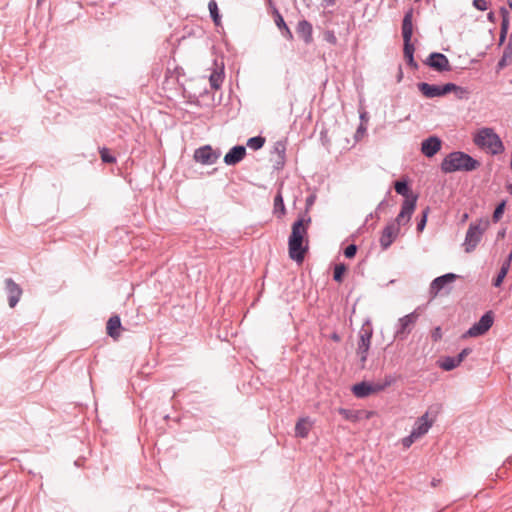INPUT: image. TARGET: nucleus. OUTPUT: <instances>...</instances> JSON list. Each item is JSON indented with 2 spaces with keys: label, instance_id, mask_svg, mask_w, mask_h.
<instances>
[{
  "label": "nucleus",
  "instance_id": "f257e3e1",
  "mask_svg": "<svg viewBox=\"0 0 512 512\" xmlns=\"http://www.w3.org/2000/svg\"><path fill=\"white\" fill-rule=\"evenodd\" d=\"M311 223V217L307 213H303L292 224L291 234L288 238L289 257L297 263H302L305 254L308 251L307 232Z\"/></svg>",
  "mask_w": 512,
  "mask_h": 512
},
{
  "label": "nucleus",
  "instance_id": "f03ea898",
  "mask_svg": "<svg viewBox=\"0 0 512 512\" xmlns=\"http://www.w3.org/2000/svg\"><path fill=\"white\" fill-rule=\"evenodd\" d=\"M480 165V162L469 154L462 151H453L442 160L440 168L444 173L471 172L478 169Z\"/></svg>",
  "mask_w": 512,
  "mask_h": 512
},
{
  "label": "nucleus",
  "instance_id": "7ed1b4c3",
  "mask_svg": "<svg viewBox=\"0 0 512 512\" xmlns=\"http://www.w3.org/2000/svg\"><path fill=\"white\" fill-rule=\"evenodd\" d=\"M477 146L489 149L492 155H498L504 151V145L498 134L492 128L481 129L474 137Z\"/></svg>",
  "mask_w": 512,
  "mask_h": 512
},
{
  "label": "nucleus",
  "instance_id": "20e7f679",
  "mask_svg": "<svg viewBox=\"0 0 512 512\" xmlns=\"http://www.w3.org/2000/svg\"><path fill=\"white\" fill-rule=\"evenodd\" d=\"M488 219H479L476 222H471L469 224L468 230L465 235V252L471 253L475 250L477 245L480 243L484 232L489 227Z\"/></svg>",
  "mask_w": 512,
  "mask_h": 512
},
{
  "label": "nucleus",
  "instance_id": "39448f33",
  "mask_svg": "<svg viewBox=\"0 0 512 512\" xmlns=\"http://www.w3.org/2000/svg\"><path fill=\"white\" fill-rule=\"evenodd\" d=\"M373 336V328L370 320H366L359 331V341L357 345L356 353L361 362V368L365 367L367 361L368 352L371 346V339Z\"/></svg>",
  "mask_w": 512,
  "mask_h": 512
},
{
  "label": "nucleus",
  "instance_id": "423d86ee",
  "mask_svg": "<svg viewBox=\"0 0 512 512\" xmlns=\"http://www.w3.org/2000/svg\"><path fill=\"white\" fill-rule=\"evenodd\" d=\"M494 314L492 311L485 312L480 319L474 323L464 334V337H478L484 335L493 325Z\"/></svg>",
  "mask_w": 512,
  "mask_h": 512
},
{
  "label": "nucleus",
  "instance_id": "0eeeda50",
  "mask_svg": "<svg viewBox=\"0 0 512 512\" xmlns=\"http://www.w3.org/2000/svg\"><path fill=\"white\" fill-rule=\"evenodd\" d=\"M417 199V195H412L410 199H405L401 205L399 214L393 221L389 222V224H397V229H400L401 225L408 224L416 208Z\"/></svg>",
  "mask_w": 512,
  "mask_h": 512
},
{
  "label": "nucleus",
  "instance_id": "6e6552de",
  "mask_svg": "<svg viewBox=\"0 0 512 512\" xmlns=\"http://www.w3.org/2000/svg\"><path fill=\"white\" fill-rule=\"evenodd\" d=\"M419 314L417 311H413L401 318H399L396 325L395 339L404 340L407 335L411 332L413 325L418 319Z\"/></svg>",
  "mask_w": 512,
  "mask_h": 512
},
{
  "label": "nucleus",
  "instance_id": "1a4fd4ad",
  "mask_svg": "<svg viewBox=\"0 0 512 512\" xmlns=\"http://www.w3.org/2000/svg\"><path fill=\"white\" fill-rule=\"evenodd\" d=\"M220 155V150H214L210 145H204L194 151L193 158L203 165H212L217 162Z\"/></svg>",
  "mask_w": 512,
  "mask_h": 512
},
{
  "label": "nucleus",
  "instance_id": "9d476101",
  "mask_svg": "<svg viewBox=\"0 0 512 512\" xmlns=\"http://www.w3.org/2000/svg\"><path fill=\"white\" fill-rule=\"evenodd\" d=\"M425 65L437 72L450 71L451 65L446 55L440 52H432L424 61Z\"/></svg>",
  "mask_w": 512,
  "mask_h": 512
},
{
  "label": "nucleus",
  "instance_id": "9b49d317",
  "mask_svg": "<svg viewBox=\"0 0 512 512\" xmlns=\"http://www.w3.org/2000/svg\"><path fill=\"white\" fill-rule=\"evenodd\" d=\"M4 289L7 294L9 307L14 308L23 294L22 288L12 278H6L4 280Z\"/></svg>",
  "mask_w": 512,
  "mask_h": 512
},
{
  "label": "nucleus",
  "instance_id": "f8f14e48",
  "mask_svg": "<svg viewBox=\"0 0 512 512\" xmlns=\"http://www.w3.org/2000/svg\"><path fill=\"white\" fill-rule=\"evenodd\" d=\"M460 276L454 273H446L441 276L436 277L432 280L429 286V293L432 297H435L439 294V292L444 289L448 284L453 283Z\"/></svg>",
  "mask_w": 512,
  "mask_h": 512
},
{
  "label": "nucleus",
  "instance_id": "ddd939ff",
  "mask_svg": "<svg viewBox=\"0 0 512 512\" xmlns=\"http://www.w3.org/2000/svg\"><path fill=\"white\" fill-rule=\"evenodd\" d=\"M441 147L442 140L438 136L432 135L422 141L421 153L427 158H432L440 151Z\"/></svg>",
  "mask_w": 512,
  "mask_h": 512
},
{
  "label": "nucleus",
  "instance_id": "4468645a",
  "mask_svg": "<svg viewBox=\"0 0 512 512\" xmlns=\"http://www.w3.org/2000/svg\"><path fill=\"white\" fill-rule=\"evenodd\" d=\"M400 229H397V224H387L381 233L379 242L383 250H387L395 239L398 237Z\"/></svg>",
  "mask_w": 512,
  "mask_h": 512
},
{
  "label": "nucleus",
  "instance_id": "2eb2a0df",
  "mask_svg": "<svg viewBox=\"0 0 512 512\" xmlns=\"http://www.w3.org/2000/svg\"><path fill=\"white\" fill-rule=\"evenodd\" d=\"M247 150L243 145H235L224 156V163L227 166H234L240 163L246 156Z\"/></svg>",
  "mask_w": 512,
  "mask_h": 512
},
{
  "label": "nucleus",
  "instance_id": "dca6fc26",
  "mask_svg": "<svg viewBox=\"0 0 512 512\" xmlns=\"http://www.w3.org/2000/svg\"><path fill=\"white\" fill-rule=\"evenodd\" d=\"M419 92L427 99L442 97L441 87L437 84H430L427 82L417 83Z\"/></svg>",
  "mask_w": 512,
  "mask_h": 512
},
{
  "label": "nucleus",
  "instance_id": "f3484780",
  "mask_svg": "<svg viewBox=\"0 0 512 512\" xmlns=\"http://www.w3.org/2000/svg\"><path fill=\"white\" fill-rule=\"evenodd\" d=\"M296 32L299 35V37H301L304 40L305 43L309 44L312 42L313 28L312 24L309 21L305 19L299 21L296 27Z\"/></svg>",
  "mask_w": 512,
  "mask_h": 512
},
{
  "label": "nucleus",
  "instance_id": "a211bd4d",
  "mask_svg": "<svg viewBox=\"0 0 512 512\" xmlns=\"http://www.w3.org/2000/svg\"><path fill=\"white\" fill-rule=\"evenodd\" d=\"M351 391L357 398H366L373 394L372 383L361 381L352 386Z\"/></svg>",
  "mask_w": 512,
  "mask_h": 512
},
{
  "label": "nucleus",
  "instance_id": "6ab92c4d",
  "mask_svg": "<svg viewBox=\"0 0 512 512\" xmlns=\"http://www.w3.org/2000/svg\"><path fill=\"white\" fill-rule=\"evenodd\" d=\"M273 15H274L275 24H276L277 28L280 30L282 36L284 38H286L287 40H292L293 34H292L290 28L287 26L283 16L278 11V9L274 8Z\"/></svg>",
  "mask_w": 512,
  "mask_h": 512
},
{
  "label": "nucleus",
  "instance_id": "aec40b11",
  "mask_svg": "<svg viewBox=\"0 0 512 512\" xmlns=\"http://www.w3.org/2000/svg\"><path fill=\"white\" fill-rule=\"evenodd\" d=\"M122 329L121 319L118 315L111 316L106 325L107 334L113 339H117L120 336V330Z\"/></svg>",
  "mask_w": 512,
  "mask_h": 512
},
{
  "label": "nucleus",
  "instance_id": "412c9836",
  "mask_svg": "<svg viewBox=\"0 0 512 512\" xmlns=\"http://www.w3.org/2000/svg\"><path fill=\"white\" fill-rule=\"evenodd\" d=\"M413 36V10L409 9L402 20V37L403 39H412Z\"/></svg>",
  "mask_w": 512,
  "mask_h": 512
},
{
  "label": "nucleus",
  "instance_id": "4be33fe9",
  "mask_svg": "<svg viewBox=\"0 0 512 512\" xmlns=\"http://www.w3.org/2000/svg\"><path fill=\"white\" fill-rule=\"evenodd\" d=\"M313 422L309 417H301L295 425V435L300 438H306L312 427Z\"/></svg>",
  "mask_w": 512,
  "mask_h": 512
},
{
  "label": "nucleus",
  "instance_id": "5701e85b",
  "mask_svg": "<svg viewBox=\"0 0 512 512\" xmlns=\"http://www.w3.org/2000/svg\"><path fill=\"white\" fill-rule=\"evenodd\" d=\"M427 417L428 414L425 413L418 419V422L416 423L417 426L414 427L411 431L413 433V436L419 438L428 432V430L432 426V422L428 421Z\"/></svg>",
  "mask_w": 512,
  "mask_h": 512
},
{
  "label": "nucleus",
  "instance_id": "b1692460",
  "mask_svg": "<svg viewBox=\"0 0 512 512\" xmlns=\"http://www.w3.org/2000/svg\"><path fill=\"white\" fill-rule=\"evenodd\" d=\"M394 189L397 194L405 197V199H410L413 195L410 190L409 180L407 178H401L394 182Z\"/></svg>",
  "mask_w": 512,
  "mask_h": 512
},
{
  "label": "nucleus",
  "instance_id": "393cba45",
  "mask_svg": "<svg viewBox=\"0 0 512 512\" xmlns=\"http://www.w3.org/2000/svg\"><path fill=\"white\" fill-rule=\"evenodd\" d=\"M282 186H283V184L280 185V188L278 189L277 194L275 195L274 208H273L274 214H276L277 217H279V218H281L282 216H284L286 214V208H285L284 199H283V195H282V191H281Z\"/></svg>",
  "mask_w": 512,
  "mask_h": 512
},
{
  "label": "nucleus",
  "instance_id": "a878e982",
  "mask_svg": "<svg viewBox=\"0 0 512 512\" xmlns=\"http://www.w3.org/2000/svg\"><path fill=\"white\" fill-rule=\"evenodd\" d=\"M460 364L455 356H446L439 361V367L444 371H451L458 367Z\"/></svg>",
  "mask_w": 512,
  "mask_h": 512
},
{
  "label": "nucleus",
  "instance_id": "bb28decb",
  "mask_svg": "<svg viewBox=\"0 0 512 512\" xmlns=\"http://www.w3.org/2000/svg\"><path fill=\"white\" fill-rule=\"evenodd\" d=\"M506 205H507V200L506 199L501 200L496 205V207L494 209V212H493V215H492V222L493 223H498L501 220V218L503 217V214L505 212Z\"/></svg>",
  "mask_w": 512,
  "mask_h": 512
},
{
  "label": "nucleus",
  "instance_id": "cd10ccee",
  "mask_svg": "<svg viewBox=\"0 0 512 512\" xmlns=\"http://www.w3.org/2000/svg\"><path fill=\"white\" fill-rule=\"evenodd\" d=\"M509 271V268L507 267V263H502L500 270L497 273V276L493 278L492 285L494 287H500L503 283V280L505 279L507 273Z\"/></svg>",
  "mask_w": 512,
  "mask_h": 512
},
{
  "label": "nucleus",
  "instance_id": "c85d7f7f",
  "mask_svg": "<svg viewBox=\"0 0 512 512\" xmlns=\"http://www.w3.org/2000/svg\"><path fill=\"white\" fill-rule=\"evenodd\" d=\"M210 85L212 88L214 89H218L220 88L223 80H224V72H223V67L220 69V71H214L211 75H210Z\"/></svg>",
  "mask_w": 512,
  "mask_h": 512
},
{
  "label": "nucleus",
  "instance_id": "c756f323",
  "mask_svg": "<svg viewBox=\"0 0 512 512\" xmlns=\"http://www.w3.org/2000/svg\"><path fill=\"white\" fill-rule=\"evenodd\" d=\"M208 9L210 12V17L212 18L214 24L218 26L221 22V16L219 13L218 5L215 0H211L208 3Z\"/></svg>",
  "mask_w": 512,
  "mask_h": 512
},
{
  "label": "nucleus",
  "instance_id": "7c9ffc66",
  "mask_svg": "<svg viewBox=\"0 0 512 512\" xmlns=\"http://www.w3.org/2000/svg\"><path fill=\"white\" fill-rule=\"evenodd\" d=\"M265 138L263 136H254L248 139L247 146L252 150H259L261 149L265 144Z\"/></svg>",
  "mask_w": 512,
  "mask_h": 512
},
{
  "label": "nucleus",
  "instance_id": "2f4dec72",
  "mask_svg": "<svg viewBox=\"0 0 512 512\" xmlns=\"http://www.w3.org/2000/svg\"><path fill=\"white\" fill-rule=\"evenodd\" d=\"M347 267L344 263H339L334 266L333 270V280L335 282L341 283L344 279L345 272Z\"/></svg>",
  "mask_w": 512,
  "mask_h": 512
},
{
  "label": "nucleus",
  "instance_id": "473e14b6",
  "mask_svg": "<svg viewBox=\"0 0 512 512\" xmlns=\"http://www.w3.org/2000/svg\"><path fill=\"white\" fill-rule=\"evenodd\" d=\"M429 212H430V207L429 206H426L422 210L421 217L418 220L417 225H416L417 232H422L425 229V226L427 224V219H428Z\"/></svg>",
  "mask_w": 512,
  "mask_h": 512
},
{
  "label": "nucleus",
  "instance_id": "72a5a7b5",
  "mask_svg": "<svg viewBox=\"0 0 512 512\" xmlns=\"http://www.w3.org/2000/svg\"><path fill=\"white\" fill-rule=\"evenodd\" d=\"M100 157L103 163L112 164L116 162V157L111 154L110 150L106 147L100 149Z\"/></svg>",
  "mask_w": 512,
  "mask_h": 512
},
{
  "label": "nucleus",
  "instance_id": "f704fd0d",
  "mask_svg": "<svg viewBox=\"0 0 512 512\" xmlns=\"http://www.w3.org/2000/svg\"><path fill=\"white\" fill-rule=\"evenodd\" d=\"M403 42H404V47H403L404 58L414 56L415 46L412 43V39H403Z\"/></svg>",
  "mask_w": 512,
  "mask_h": 512
},
{
  "label": "nucleus",
  "instance_id": "c9c22d12",
  "mask_svg": "<svg viewBox=\"0 0 512 512\" xmlns=\"http://www.w3.org/2000/svg\"><path fill=\"white\" fill-rule=\"evenodd\" d=\"M512 63V56L503 53L502 57L499 59L497 63L498 70L504 69L506 66Z\"/></svg>",
  "mask_w": 512,
  "mask_h": 512
},
{
  "label": "nucleus",
  "instance_id": "e433bc0d",
  "mask_svg": "<svg viewBox=\"0 0 512 512\" xmlns=\"http://www.w3.org/2000/svg\"><path fill=\"white\" fill-rule=\"evenodd\" d=\"M512 63V56L503 53L502 57L499 59L497 63L498 70L504 69L506 66Z\"/></svg>",
  "mask_w": 512,
  "mask_h": 512
},
{
  "label": "nucleus",
  "instance_id": "4c0bfd02",
  "mask_svg": "<svg viewBox=\"0 0 512 512\" xmlns=\"http://www.w3.org/2000/svg\"><path fill=\"white\" fill-rule=\"evenodd\" d=\"M512 63V56L503 53L502 57L499 59L497 63L498 70L504 69L506 66Z\"/></svg>",
  "mask_w": 512,
  "mask_h": 512
},
{
  "label": "nucleus",
  "instance_id": "58836bf2",
  "mask_svg": "<svg viewBox=\"0 0 512 512\" xmlns=\"http://www.w3.org/2000/svg\"><path fill=\"white\" fill-rule=\"evenodd\" d=\"M274 150L279 155V157L281 158V161H282V164H283L284 163V157H285V151H286L285 143L282 142V141H277L275 143Z\"/></svg>",
  "mask_w": 512,
  "mask_h": 512
},
{
  "label": "nucleus",
  "instance_id": "ea45409f",
  "mask_svg": "<svg viewBox=\"0 0 512 512\" xmlns=\"http://www.w3.org/2000/svg\"><path fill=\"white\" fill-rule=\"evenodd\" d=\"M455 93V96L462 100V99H468L469 98V90L465 87H462V86H458L457 85V89L453 91Z\"/></svg>",
  "mask_w": 512,
  "mask_h": 512
},
{
  "label": "nucleus",
  "instance_id": "a19ab883",
  "mask_svg": "<svg viewBox=\"0 0 512 512\" xmlns=\"http://www.w3.org/2000/svg\"><path fill=\"white\" fill-rule=\"evenodd\" d=\"M440 87H441L442 97L457 89V85L452 82H448L443 85H440Z\"/></svg>",
  "mask_w": 512,
  "mask_h": 512
},
{
  "label": "nucleus",
  "instance_id": "79ce46f5",
  "mask_svg": "<svg viewBox=\"0 0 512 512\" xmlns=\"http://www.w3.org/2000/svg\"><path fill=\"white\" fill-rule=\"evenodd\" d=\"M357 245L355 244H349L345 249H344V256L348 259H351V258H354L356 253H357Z\"/></svg>",
  "mask_w": 512,
  "mask_h": 512
},
{
  "label": "nucleus",
  "instance_id": "37998d69",
  "mask_svg": "<svg viewBox=\"0 0 512 512\" xmlns=\"http://www.w3.org/2000/svg\"><path fill=\"white\" fill-rule=\"evenodd\" d=\"M338 413L346 420H356L355 412L346 408H339Z\"/></svg>",
  "mask_w": 512,
  "mask_h": 512
},
{
  "label": "nucleus",
  "instance_id": "c03bdc74",
  "mask_svg": "<svg viewBox=\"0 0 512 512\" xmlns=\"http://www.w3.org/2000/svg\"><path fill=\"white\" fill-rule=\"evenodd\" d=\"M472 352V349L469 348V347H466L464 349H462V351L457 355L455 356L456 360L458 361L459 364H461L463 362V360Z\"/></svg>",
  "mask_w": 512,
  "mask_h": 512
},
{
  "label": "nucleus",
  "instance_id": "a18cd8bd",
  "mask_svg": "<svg viewBox=\"0 0 512 512\" xmlns=\"http://www.w3.org/2000/svg\"><path fill=\"white\" fill-rule=\"evenodd\" d=\"M385 205H386V200L384 199V200H382V201L378 204V206H377L376 210H374V213H370V214L366 217V219H365V223H367V222H368V220H369L370 218H373V217H377V218H379L378 212H379V211H380V210H381Z\"/></svg>",
  "mask_w": 512,
  "mask_h": 512
},
{
  "label": "nucleus",
  "instance_id": "49530a36",
  "mask_svg": "<svg viewBox=\"0 0 512 512\" xmlns=\"http://www.w3.org/2000/svg\"><path fill=\"white\" fill-rule=\"evenodd\" d=\"M473 7L479 11H485L488 8L485 0H473Z\"/></svg>",
  "mask_w": 512,
  "mask_h": 512
},
{
  "label": "nucleus",
  "instance_id": "de8ad7c7",
  "mask_svg": "<svg viewBox=\"0 0 512 512\" xmlns=\"http://www.w3.org/2000/svg\"><path fill=\"white\" fill-rule=\"evenodd\" d=\"M366 132V127L364 126L363 123H360V125L358 126L357 130H356V133L354 135V138L356 141H359L361 137H363V135L365 134Z\"/></svg>",
  "mask_w": 512,
  "mask_h": 512
},
{
  "label": "nucleus",
  "instance_id": "09e8293b",
  "mask_svg": "<svg viewBox=\"0 0 512 512\" xmlns=\"http://www.w3.org/2000/svg\"><path fill=\"white\" fill-rule=\"evenodd\" d=\"M324 37H325V40H326L328 43H330V44L335 45V44L337 43V38H336V36H335V34H334V32H333V31H327V32H325Z\"/></svg>",
  "mask_w": 512,
  "mask_h": 512
},
{
  "label": "nucleus",
  "instance_id": "8fccbe9b",
  "mask_svg": "<svg viewBox=\"0 0 512 512\" xmlns=\"http://www.w3.org/2000/svg\"><path fill=\"white\" fill-rule=\"evenodd\" d=\"M315 200H316V195L315 194H311L309 195L307 198H306V209H305V212L304 213H307L308 214V210L313 206V204L315 203Z\"/></svg>",
  "mask_w": 512,
  "mask_h": 512
},
{
  "label": "nucleus",
  "instance_id": "3c124183",
  "mask_svg": "<svg viewBox=\"0 0 512 512\" xmlns=\"http://www.w3.org/2000/svg\"><path fill=\"white\" fill-rule=\"evenodd\" d=\"M417 439L416 436H413V433L411 432L410 435H408L407 437L403 438L402 440V444L404 447H410L411 444Z\"/></svg>",
  "mask_w": 512,
  "mask_h": 512
},
{
  "label": "nucleus",
  "instance_id": "603ef678",
  "mask_svg": "<svg viewBox=\"0 0 512 512\" xmlns=\"http://www.w3.org/2000/svg\"><path fill=\"white\" fill-rule=\"evenodd\" d=\"M431 338L435 342L439 341L442 338V331L439 326L434 328V330L432 331V334H431Z\"/></svg>",
  "mask_w": 512,
  "mask_h": 512
},
{
  "label": "nucleus",
  "instance_id": "864d4df0",
  "mask_svg": "<svg viewBox=\"0 0 512 512\" xmlns=\"http://www.w3.org/2000/svg\"><path fill=\"white\" fill-rule=\"evenodd\" d=\"M386 388L383 382L372 383L373 394L384 391Z\"/></svg>",
  "mask_w": 512,
  "mask_h": 512
},
{
  "label": "nucleus",
  "instance_id": "5fc2aeb1",
  "mask_svg": "<svg viewBox=\"0 0 512 512\" xmlns=\"http://www.w3.org/2000/svg\"><path fill=\"white\" fill-rule=\"evenodd\" d=\"M396 382V377L392 374H388L384 377L383 383L386 385V387L391 386Z\"/></svg>",
  "mask_w": 512,
  "mask_h": 512
},
{
  "label": "nucleus",
  "instance_id": "6e6d98bb",
  "mask_svg": "<svg viewBox=\"0 0 512 512\" xmlns=\"http://www.w3.org/2000/svg\"><path fill=\"white\" fill-rule=\"evenodd\" d=\"M407 65L410 66L412 69L416 70L418 69V63L415 61L414 56H410L405 58Z\"/></svg>",
  "mask_w": 512,
  "mask_h": 512
},
{
  "label": "nucleus",
  "instance_id": "4d7b16f0",
  "mask_svg": "<svg viewBox=\"0 0 512 512\" xmlns=\"http://www.w3.org/2000/svg\"><path fill=\"white\" fill-rule=\"evenodd\" d=\"M509 26H510V19H506L504 17V19H502V21H501L500 28L503 29V30L509 31Z\"/></svg>",
  "mask_w": 512,
  "mask_h": 512
},
{
  "label": "nucleus",
  "instance_id": "13d9d810",
  "mask_svg": "<svg viewBox=\"0 0 512 512\" xmlns=\"http://www.w3.org/2000/svg\"><path fill=\"white\" fill-rule=\"evenodd\" d=\"M503 53L511 55L512 56V42L508 41L507 45L505 46Z\"/></svg>",
  "mask_w": 512,
  "mask_h": 512
},
{
  "label": "nucleus",
  "instance_id": "bf43d9fd",
  "mask_svg": "<svg viewBox=\"0 0 512 512\" xmlns=\"http://www.w3.org/2000/svg\"><path fill=\"white\" fill-rule=\"evenodd\" d=\"M500 14H501V18L504 19V17L506 19H510L509 18V11L505 8V7H501L500 8Z\"/></svg>",
  "mask_w": 512,
  "mask_h": 512
},
{
  "label": "nucleus",
  "instance_id": "052dcab7",
  "mask_svg": "<svg viewBox=\"0 0 512 512\" xmlns=\"http://www.w3.org/2000/svg\"><path fill=\"white\" fill-rule=\"evenodd\" d=\"M335 3H336V0H322L321 1V5L323 7L333 6V5H335Z\"/></svg>",
  "mask_w": 512,
  "mask_h": 512
},
{
  "label": "nucleus",
  "instance_id": "680f3d73",
  "mask_svg": "<svg viewBox=\"0 0 512 512\" xmlns=\"http://www.w3.org/2000/svg\"><path fill=\"white\" fill-rule=\"evenodd\" d=\"M506 235V228H502L500 229L498 232H497V236H496V239L497 240H501L505 237Z\"/></svg>",
  "mask_w": 512,
  "mask_h": 512
},
{
  "label": "nucleus",
  "instance_id": "e2e57ef3",
  "mask_svg": "<svg viewBox=\"0 0 512 512\" xmlns=\"http://www.w3.org/2000/svg\"><path fill=\"white\" fill-rule=\"evenodd\" d=\"M511 262H512V251L509 253L507 258L503 261V263H507V267L510 269Z\"/></svg>",
  "mask_w": 512,
  "mask_h": 512
},
{
  "label": "nucleus",
  "instance_id": "0e129e2a",
  "mask_svg": "<svg viewBox=\"0 0 512 512\" xmlns=\"http://www.w3.org/2000/svg\"><path fill=\"white\" fill-rule=\"evenodd\" d=\"M331 340L334 342H339L341 340L340 335L336 332H333L330 336Z\"/></svg>",
  "mask_w": 512,
  "mask_h": 512
},
{
  "label": "nucleus",
  "instance_id": "69168bd1",
  "mask_svg": "<svg viewBox=\"0 0 512 512\" xmlns=\"http://www.w3.org/2000/svg\"><path fill=\"white\" fill-rule=\"evenodd\" d=\"M487 18L489 21L494 22L495 21V14L493 12H489L487 15Z\"/></svg>",
  "mask_w": 512,
  "mask_h": 512
},
{
  "label": "nucleus",
  "instance_id": "338daca9",
  "mask_svg": "<svg viewBox=\"0 0 512 512\" xmlns=\"http://www.w3.org/2000/svg\"><path fill=\"white\" fill-rule=\"evenodd\" d=\"M507 36H501L499 35V43L498 45L501 46L504 44L505 40H506Z\"/></svg>",
  "mask_w": 512,
  "mask_h": 512
},
{
  "label": "nucleus",
  "instance_id": "774afa93",
  "mask_svg": "<svg viewBox=\"0 0 512 512\" xmlns=\"http://www.w3.org/2000/svg\"><path fill=\"white\" fill-rule=\"evenodd\" d=\"M507 191L512 195V184L507 185Z\"/></svg>",
  "mask_w": 512,
  "mask_h": 512
}]
</instances>
